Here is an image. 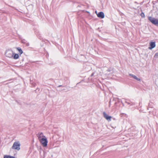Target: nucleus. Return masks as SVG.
<instances>
[{
  "label": "nucleus",
  "instance_id": "9b49d317",
  "mask_svg": "<svg viewBox=\"0 0 158 158\" xmlns=\"http://www.w3.org/2000/svg\"><path fill=\"white\" fill-rule=\"evenodd\" d=\"M16 48L18 50L19 52V53H20V55H21L23 53V51L22 49L19 47Z\"/></svg>",
  "mask_w": 158,
  "mask_h": 158
},
{
  "label": "nucleus",
  "instance_id": "2eb2a0df",
  "mask_svg": "<svg viewBox=\"0 0 158 158\" xmlns=\"http://www.w3.org/2000/svg\"><path fill=\"white\" fill-rule=\"evenodd\" d=\"M26 45L27 46H28L29 45V44L28 43H27V44Z\"/></svg>",
  "mask_w": 158,
  "mask_h": 158
},
{
  "label": "nucleus",
  "instance_id": "4468645a",
  "mask_svg": "<svg viewBox=\"0 0 158 158\" xmlns=\"http://www.w3.org/2000/svg\"><path fill=\"white\" fill-rule=\"evenodd\" d=\"M94 74H95V73H93L92 74H91V76H94Z\"/></svg>",
  "mask_w": 158,
  "mask_h": 158
},
{
  "label": "nucleus",
  "instance_id": "1a4fd4ad",
  "mask_svg": "<svg viewBox=\"0 0 158 158\" xmlns=\"http://www.w3.org/2000/svg\"><path fill=\"white\" fill-rule=\"evenodd\" d=\"M129 75L131 77H133L134 79L138 81H140V79L139 78H138L135 75L132 74H129Z\"/></svg>",
  "mask_w": 158,
  "mask_h": 158
},
{
  "label": "nucleus",
  "instance_id": "f03ea898",
  "mask_svg": "<svg viewBox=\"0 0 158 158\" xmlns=\"http://www.w3.org/2000/svg\"><path fill=\"white\" fill-rule=\"evenodd\" d=\"M148 19L153 24L158 26V19L153 18L152 17H149Z\"/></svg>",
  "mask_w": 158,
  "mask_h": 158
},
{
  "label": "nucleus",
  "instance_id": "423d86ee",
  "mask_svg": "<svg viewBox=\"0 0 158 158\" xmlns=\"http://www.w3.org/2000/svg\"><path fill=\"white\" fill-rule=\"evenodd\" d=\"M95 12L97 14L98 17L99 18H101V19H103L104 18L105 15L104 13L103 12H99L98 14L97 13V11H96Z\"/></svg>",
  "mask_w": 158,
  "mask_h": 158
},
{
  "label": "nucleus",
  "instance_id": "39448f33",
  "mask_svg": "<svg viewBox=\"0 0 158 158\" xmlns=\"http://www.w3.org/2000/svg\"><path fill=\"white\" fill-rule=\"evenodd\" d=\"M37 136L38 138V139L39 141L42 139L45 138L46 137L44 135L43 133L41 132H39L37 134Z\"/></svg>",
  "mask_w": 158,
  "mask_h": 158
},
{
  "label": "nucleus",
  "instance_id": "dca6fc26",
  "mask_svg": "<svg viewBox=\"0 0 158 158\" xmlns=\"http://www.w3.org/2000/svg\"><path fill=\"white\" fill-rule=\"evenodd\" d=\"M141 14H142V15H143V17H144V13H141Z\"/></svg>",
  "mask_w": 158,
  "mask_h": 158
},
{
  "label": "nucleus",
  "instance_id": "f8f14e48",
  "mask_svg": "<svg viewBox=\"0 0 158 158\" xmlns=\"http://www.w3.org/2000/svg\"><path fill=\"white\" fill-rule=\"evenodd\" d=\"M3 158H15V157L13 156H11L9 155H4L3 156Z\"/></svg>",
  "mask_w": 158,
  "mask_h": 158
},
{
  "label": "nucleus",
  "instance_id": "9d476101",
  "mask_svg": "<svg viewBox=\"0 0 158 158\" xmlns=\"http://www.w3.org/2000/svg\"><path fill=\"white\" fill-rule=\"evenodd\" d=\"M12 58L15 60H16L19 58V55L18 54L14 53Z\"/></svg>",
  "mask_w": 158,
  "mask_h": 158
},
{
  "label": "nucleus",
  "instance_id": "7ed1b4c3",
  "mask_svg": "<svg viewBox=\"0 0 158 158\" xmlns=\"http://www.w3.org/2000/svg\"><path fill=\"white\" fill-rule=\"evenodd\" d=\"M20 144L19 142H15L14 143L12 147V148L13 149H16L17 150H19L20 149Z\"/></svg>",
  "mask_w": 158,
  "mask_h": 158
},
{
  "label": "nucleus",
  "instance_id": "6e6552de",
  "mask_svg": "<svg viewBox=\"0 0 158 158\" xmlns=\"http://www.w3.org/2000/svg\"><path fill=\"white\" fill-rule=\"evenodd\" d=\"M155 42H151L150 43V47L148 48L150 49H152L155 48Z\"/></svg>",
  "mask_w": 158,
  "mask_h": 158
},
{
  "label": "nucleus",
  "instance_id": "0eeeda50",
  "mask_svg": "<svg viewBox=\"0 0 158 158\" xmlns=\"http://www.w3.org/2000/svg\"><path fill=\"white\" fill-rule=\"evenodd\" d=\"M104 117L108 121H110L112 117L108 116L105 112H103Z\"/></svg>",
  "mask_w": 158,
  "mask_h": 158
},
{
  "label": "nucleus",
  "instance_id": "a211bd4d",
  "mask_svg": "<svg viewBox=\"0 0 158 158\" xmlns=\"http://www.w3.org/2000/svg\"><path fill=\"white\" fill-rule=\"evenodd\" d=\"M143 15H142V17H143Z\"/></svg>",
  "mask_w": 158,
  "mask_h": 158
},
{
  "label": "nucleus",
  "instance_id": "20e7f679",
  "mask_svg": "<svg viewBox=\"0 0 158 158\" xmlns=\"http://www.w3.org/2000/svg\"><path fill=\"white\" fill-rule=\"evenodd\" d=\"M40 143L44 147H46L47 146L48 141L46 137L39 140Z\"/></svg>",
  "mask_w": 158,
  "mask_h": 158
},
{
  "label": "nucleus",
  "instance_id": "f257e3e1",
  "mask_svg": "<svg viewBox=\"0 0 158 158\" xmlns=\"http://www.w3.org/2000/svg\"><path fill=\"white\" fill-rule=\"evenodd\" d=\"M14 52L11 49H8L6 50L5 53L6 56L10 58H12Z\"/></svg>",
  "mask_w": 158,
  "mask_h": 158
},
{
  "label": "nucleus",
  "instance_id": "f3484780",
  "mask_svg": "<svg viewBox=\"0 0 158 158\" xmlns=\"http://www.w3.org/2000/svg\"><path fill=\"white\" fill-rule=\"evenodd\" d=\"M61 86H62V85H59V86H58V87H60Z\"/></svg>",
  "mask_w": 158,
  "mask_h": 158
},
{
  "label": "nucleus",
  "instance_id": "ddd939ff",
  "mask_svg": "<svg viewBox=\"0 0 158 158\" xmlns=\"http://www.w3.org/2000/svg\"><path fill=\"white\" fill-rule=\"evenodd\" d=\"M158 57V52L156 53L154 56V57Z\"/></svg>",
  "mask_w": 158,
  "mask_h": 158
}]
</instances>
